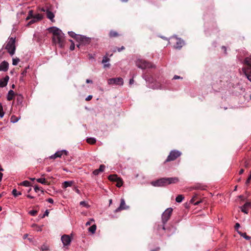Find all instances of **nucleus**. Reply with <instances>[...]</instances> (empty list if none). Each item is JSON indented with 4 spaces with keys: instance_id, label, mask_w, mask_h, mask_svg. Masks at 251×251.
<instances>
[{
    "instance_id": "0e129e2a",
    "label": "nucleus",
    "mask_w": 251,
    "mask_h": 251,
    "mask_svg": "<svg viewBox=\"0 0 251 251\" xmlns=\"http://www.w3.org/2000/svg\"><path fill=\"white\" fill-rule=\"evenodd\" d=\"M244 169H241L240 170V171H239V174H240V175L244 173Z\"/></svg>"
},
{
    "instance_id": "f03ea898",
    "label": "nucleus",
    "mask_w": 251,
    "mask_h": 251,
    "mask_svg": "<svg viewBox=\"0 0 251 251\" xmlns=\"http://www.w3.org/2000/svg\"><path fill=\"white\" fill-rule=\"evenodd\" d=\"M242 71L248 79L251 82V57L245 59Z\"/></svg>"
},
{
    "instance_id": "680f3d73",
    "label": "nucleus",
    "mask_w": 251,
    "mask_h": 251,
    "mask_svg": "<svg viewBox=\"0 0 251 251\" xmlns=\"http://www.w3.org/2000/svg\"><path fill=\"white\" fill-rule=\"evenodd\" d=\"M26 69H25V70H24V71L22 73L21 75H23V76H24V75H25L26 74Z\"/></svg>"
},
{
    "instance_id": "de8ad7c7",
    "label": "nucleus",
    "mask_w": 251,
    "mask_h": 251,
    "mask_svg": "<svg viewBox=\"0 0 251 251\" xmlns=\"http://www.w3.org/2000/svg\"><path fill=\"white\" fill-rule=\"evenodd\" d=\"M197 196L196 195L193 197L191 200V202L193 203L194 204V202H195V199L197 198Z\"/></svg>"
},
{
    "instance_id": "2eb2a0df",
    "label": "nucleus",
    "mask_w": 251,
    "mask_h": 251,
    "mask_svg": "<svg viewBox=\"0 0 251 251\" xmlns=\"http://www.w3.org/2000/svg\"><path fill=\"white\" fill-rule=\"evenodd\" d=\"M110 60V59L106 56H104L102 60V63L103 64V67L104 68H109L110 67V64L106 63L108 62Z\"/></svg>"
},
{
    "instance_id": "39448f33",
    "label": "nucleus",
    "mask_w": 251,
    "mask_h": 251,
    "mask_svg": "<svg viewBox=\"0 0 251 251\" xmlns=\"http://www.w3.org/2000/svg\"><path fill=\"white\" fill-rule=\"evenodd\" d=\"M68 34L71 37L76 39L77 40L80 41V42L82 43H83L86 42H88L89 40V38H87L86 37L84 36L76 34L73 31H69Z\"/></svg>"
},
{
    "instance_id": "9b49d317",
    "label": "nucleus",
    "mask_w": 251,
    "mask_h": 251,
    "mask_svg": "<svg viewBox=\"0 0 251 251\" xmlns=\"http://www.w3.org/2000/svg\"><path fill=\"white\" fill-rule=\"evenodd\" d=\"M128 208V206H126L125 201L124 199L121 200V203L119 207L115 210V212H118L119 211L126 209Z\"/></svg>"
},
{
    "instance_id": "79ce46f5",
    "label": "nucleus",
    "mask_w": 251,
    "mask_h": 251,
    "mask_svg": "<svg viewBox=\"0 0 251 251\" xmlns=\"http://www.w3.org/2000/svg\"><path fill=\"white\" fill-rule=\"evenodd\" d=\"M100 173V172L99 171V170L96 169L95 171H94L93 173L94 175L97 176V175H98Z\"/></svg>"
},
{
    "instance_id": "20e7f679",
    "label": "nucleus",
    "mask_w": 251,
    "mask_h": 251,
    "mask_svg": "<svg viewBox=\"0 0 251 251\" xmlns=\"http://www.w3.org/2000/svg\"><path fill=\"white\" fill-rule=\"evenodd\" d=\"M136 66L142 69L154 68V66L151 62H147L141 59H138L136 61Z\"/></svg>"
},
{
    "instance_id": "a211bd4d",
    "label": "nucleus",
    "mask_w": 251,
    "mask_h": 251,
    "mask_svg": "<svg viewBox=\"0 0 251 251\" xmlns=\"http://www.w3.org/2000/svg\"><path fill=\"white\" fill-rule=\"evenodd\" d=\"M46 13H47V18L48 19H49L52 22L54 21V20H53L54 17V14L49 10H47L46 12Z\"/></svg>"
},
{
    "instance_id": "f704fd0d",
    "label": "nucleus",
    "mask_w": 251,
    "mask_h": 251,
    "mask_svg": "<svg viewBox=\"0 0 251 251\" xmlns=\"http://www.w3.org/2000/svg\"><path fill=\"white\" fill-rule=\"evenodd\" d=\"M33 16L34 15L33 14L32 10H30L28 12V16L26 18V20H28L30 19L31 18H33Z\"/></svg>"
},
{
    "instance_id": "a18cd8bd",
    "label": "nucleus",
    "mask_w": 251,
    "mask_h": 251,
    "mask_svg": "<svg viewBox=\"0 0 251 251\" xmlns=\"http://www.w3.org/2000/svg\"><path fill=\"white\" fill-rule=\"evenodd\" d=\"M49 213V211L48 210H46V211L45 212L44 214L42 216V218H44L45 216H48Z\"/></svg>"
},
{
    "instance_id": "864d4df0",
    "label": "nucleus",
    "mask_w": 251,
    "mask_h": 251,
    "mask_svg": "<svg viewBox=\"0 0 251 251\" xmlns=\"http://www.w3.org/2000/svg\"><path fill=\"white\" fill-rule=\"evenodd\" d=\"M94 220L93 219H91V221H88L86 223V226H90L91 224V221H94Z\"/></svg>"
},
{
    "instance_id": "09e8293b",
    "label": "nucleus",
    "mask_w": 251,
    "mask_h": 251,
    "mask_svg": "<svg viewBox=\"0 0 251 251\" xmlns=\"http://www.w3.org/2000/svg\"><path fill=\"white\" fill-rule=\"evenodd\" d=\"M92 98V95H89L86 99H85V100H87V101H89L90 100H91Z\"/></svg>"
},
{
    "instance_id": "58836bf2",
    "label": "nucleus",
    "mask_w": 251,
    "mask_h": 251,
    "mask_svg": "<svg viewBox=\"0 0 251 251\" xmlns=\"http://www.w3.org/2000/svg\"><path fill=\"white\" fill-rule=\"evenodd\" d=\"M104 168H105V166L104 165H101L99 168V169H98L99 171L100 172H102L104 170Z\"/></svg>"
},
{
    "instance_id": "4d7b16f0",
    "label": "nucleus",
    "mask_w": 251,
    "mask_h": 251,
    "mask_svg": "<svg viewBox=\"0 0 251 251\" xmlns=\"http://www.w3.org/2000/svg\"><path fill=\"white\" fill-rule=\"evenodd\" d=\"M134 83V80L133 78H131L129 80V83L130 85H132Z\"/></svg>"
},
{
    "instance_id": "f8f14e48",
    "label": "nucleus",
    "mask_w": 251,
    "mask_h": 251,
    "mask_svg": "<svg viewBox=\"0 0 251 251\" xmlns=\"http://www.w3.org/2000/svg\"><path fill=\"white\" fill-rule=\"evenodd\" d=\"M167 185L168 184L176 183L178 182V177H166Z\"/></svg>"
},
{
    "instance_id": "72a5a7b5",
    "label": "nucleus",
    "mask_w": 251,
    "mask_h": 251,
    "mask_svg": "<svg viewBox=\"0 0 251 251\" xmlns=\"http://www.w3.org/2000/svg\"><path fill=\"white\" fill-rule=\"evenodd\" d=\"M117 182L116 186L118 187H120L123 185V181L121 178H119V179L116 181Z\"/></svg>"
},
{
    "instance_id": "c85d7f7f",
    "label": "nucleus",
    "mask_w": 251,
    "mask_h": 251,
    "mask_svg": "<svg viewBox=\"0 0 251 251\" xmlns=\"http://www.w3.org/2000/svg\"><path fill=\"white\" fill-rule=\"evenodd\" d=\"M5 112L3 111V107L1 103H0V118L1 119L3 117Z\"/></svg>"
},
{
    "instance_id": "e433bc0d",
    "label": "nucleus",
    "mask_w": 251,
    "mask_h": 251,
    "mask_svg": "<svg viewBox=\"0 0 251 251\" xmlns=\"http://www.w3.org/2000/svg\"><path fill=\"white\" fill-rule=\"evenodd\" d=\"M31 20L28 22V23L27 24V25H28L37 22L36 20V19H34V18H31Z\"/></svg>"
},
{
    "instance_id": "cd10ccee",
    "label": "nucleus",
    "mask_w": 251,
    "mask_h": 251,
    "mask_svg": "<svg viewBox=\"0 0 251 251\" xmlns=\"http://www.w3.org/2000/svg\"><path fill=\"white\" fill-rule=\"evenodd\" d=\"M34 19H36V20L38 22L39 21H40L43 18V16L41 14H38L36 15H34L33 17Z\"/></svg>"
},
{
    "instance_id": "4c0bfd02",
    "label": "nucleus",
    "mask_w": 251,
    "mask_h": 251,
    "mask_svg": "<svg viewBox=\"0 0 251 251\" xmlns=\"http://www.w3.org/2000/svg\"><path fill=\"white\" fill-rule=\"evenodd\" d=\"M70 41L72 42V44L70 46V49L71 50H73L75 49V45L72 40H70Z\"/></svg>"
},
{
    "instance_id": "69168bd1",
    "label": "nucleus",
    "mask_w": 251,
    "mask_h": 251,
    "mask_svg": "<svg viewBox=\"0 0 251 251\" xmlns=\"http://www.w3.org/2000/svg\"><path fill=\"white\" fill-rule=\"evenodd\" d=\"M43 250H48V247L47 246H44V247H42Z\"/></svg>"
},
{
    "instance_id": "603ef678",
    "label": "nucleus",
    "mask_w": 251,
    "mask_h": 251,
    "mask_svg": "<svg viewBox=\"0 0 251 251\" xmlns=\"http://www.w3.org/2000/svg\"><path fill=\"white\" fill-rule=\"evenodd\" d=\"M251 180V178H250V177L249 176V177L248 178V179L246 180V184H249Z\"/></svg>"
},
{
    "instance_id": "bf43d9fd",
    "label": "nucleus",
    "mask_w": 251,
    "mask_h": 251,
    "mask_svg": "<svg viewBox=\"0 0 251 251\" xmlns=\"http://www.w3.org/2000/svg\"><path fill=\"white\" fill-rule=\"evenodd\" d=\"M86 82L87 83H92V82H93L92 80L89 79H86Z\"/></svg>"
},
{
    "instance_id": "473e14b6",
    "label": "nucleus",
    "mask_w": 251,
    "mask_h": 251,
    "mask_svg": "<svg viewBox=\"0 0 251 251\" xmlns=\"http://www.w3.org/2000/svg\"><path fill=\"white\" fill-rule=\"evenodd\" d=\"M19 62H20V59L17 57L13 58V59H12L13 65H14V66L17 65Z\"/></svg>"
},
{
    "instance_id": "2f4dec72",
    "label": "nucleus",
    "mask_w": 251,
    "mask_h": 251,
    "mask_svg": "<svg viewBox=\"0 0 251 251\" xmlns=\"http://www.w3.org/2000/svg\"><path fill=\"white\" fill-rule=\"evenodd\" d=\"M118 36V33L115 31L112 30L109 32V36L110 37H117Z\"/></svg>"
},
{
    "instance_id": "bb28decb",
    "label": "nucleus",
    "mask_w": 251,
    "mask_h": 251,
    "mask_svg": "<svg viewBox=\"0 0 251 251\" xmlns=\"http://www.w3.org/2000/svg\"><path fill=\"white\" fill-rule=\"evenodd\" d=\"M241 211L246 213H248V209H247V204H244L241 207Z\"/></svg>"
},
{
    "instance_id": "423d86ee",
    "label": "nucleus",
    "mask_w": 251,
    "mask_h": 251,
    "mask_svg": "<svg viewBox=\"0 0 251 251\" xmlns=\"http://www.w3.org/2000/svg\"><path fill=\"white\" fill-rule=\"evenodd\" d=\"M181 153L177 150H173L170 152L166 159V162L174 161L178 157L180 156Z\"/></svg>"
},
{
    "instance_id": "4be33fe9",
    "label": "nucleus",
    "mask_w": 251,
    "mask_h": 251,
    "mask_svg": "<svg viewBox=\"0 0 251 251\" xmlns=\"http://www.w3.org/2000/svg\"><path fill=\"white\" fill-rule=\"evenodd\" d=\"M36 181L40 183L43 184H45V185H48V183L46 181L45 178H39L37 179Z\"/></svg>"
},
{
    "instance_id": "4468645a",
    "label": "nucleus",
    "mask_w": 251,
    "mask_h": 251,
    "mask_svg": "<svg viewBox=\"0 0 251 251\" xmlns=\"http://www.w3.org/2000/svg\"><path fill=\"white\" fill-rule=\"evenodd\" d=\"M9 79V77L6 75L4 77L0 80V87H4L7 85L8 81Z\"/></svg>"
},
{
    "instance_id": "7c9ffc66",
    "label": "nucleus",
    "mask_w": 251,
    "mask_h": 251,
    "mask_svg": "<svg viewBox=\"0 0 251 251\" xmlns=\"http://www.w3.org/2000/svg\"><path fill=\"white\" fill-rule=\"evenodd\" d=\"M19 120V118L14 115L12 116L10 119L11 122L13 123H16Z\"/></svg>"
},
{
    "instance_id": "9d476101",
    "label": "nucleus",
    "mask_w": 251,
    "mask_h": 251,
    "mask_svg": "<svg viewBox=\"0 0 251 251\" xmlns=\"http://www.w3.org/2000/svg\"><path fill=\"white\" fill-rule=\"evenodd\" d=\"M61 241L64 246H69L71 242V237L68 235H64L61 237Z\"/></svg>"
},
{
    "instance_id": "37998d69",
    "label": "nucleus",
    "mask_w": 251,
    "mask_h": 251,
    "mask_svg": "<svg viewBox=\"0 0 251 251\" xmlns=\"http://www.w3.org/2000/svg\"><path fill=\"white\" fill-rule=\"evenodd\" d=\"M34 191L35 192H38L39 190H40V188L38 186H35L34 187Z\"/></svg>"
},
{
    "instance_id": "aec40b11",
    "label": "nucleus",
    "mask_w": 251,
    "mask_h": 251,
    "mask_svg": "<svg viewBox=\"0 0 251 251\" xmlns=\"http://www.w3.org/2000/svg\"><path fill=\"white\" fill-rule=\"evenodd\" d=\"M74 182L73 181H64L63 183V186L64 188H66L68 187L71 186Z\"/></svg>"
},
{
    "instance_id": "b1692460",
    "label": "nucleus",
    "mask_w": 251,
    "mask_h": 251,
    "mask_svg": "<svg viewBox=\"0 0 251 251\" xmlns=\"http://www.w3.org/2000/svg\"><path fill=\"white\" fill-rule=\"evenodd\" d=\"M96 228H97V226H96V225H93L88 228V230L89 232H91L92 234H94L96 232Z\"/></svg>"
},
{
    "instance_id": "393cba45",
    "label": "nucleus",
    "mask_w": 251,
    "mask_h": 251,
    "mask_svg": "<svg viewBox=\"0 0 251 251\" xmlns=\"http://www.w3.org/2000/svg\"><path fill=\"white\" fill-rule=\"evenodd\" d=\"M184 199V197L183 195H178L176 198V201L177 202H181Z\"/></svg>"
},
{
    "instance_id": "052dcab7",
    "label": "nucleus",
    "mask_w": 251,
    "mask_h": 251,
    "mask_svg": "<svg viewBox=\"0 0 251 251\" xmlns=\"http://www.w3.org/2000/svg\"><path fill=\"white\" fill-rule=\"evenodd\" d=\"M201 202V201H197L195 202H194V205H198L199 203H200Z\"/></svg>"
},
{
    "instance_id": "f3484780",
    "label": "nucleus",
    "mask_w": 251,
    "mask_h": 251,
    "mask_svg": "<svg viewBox=\"0 0 251 251\" xmlns=\"http://www.w3.org/2000/svg\"><path fill=\"white\" fill-rule=\"evenodd\" d=\"M62 155V151H56L53 155L50 156V158L51 159H55L57 157H61Z\"/></svg>"
},
{
    "instance_id": "c756f323",
    "label": "nucleus",
    "mask_w": 251,
    "mask_h": 251,
    "mask_svg": "<svg viewBox=\"0 0 251 251\" xmlns=\"http://www.w3.org/2000/svg\"><path fill=\"white\" fill-rule=\"evenodd\" d=\"M87 142L90 144H94L96 143V140L94 138H89L87 139Z\"/></svg>"
},
{
    "instance_id": "338daca9",
    "label": "nucleus",
    "mask_w": 251,
    "mask_h": 251,
    "mask_svg": "<svg viewBox=\"0 0 251 251\" xmlns=\"http://www.w3.org/2000/svg\"><path fill=\"white\" fill-rule=\"evenodd\" d=\"M3 174L0 172V181L1 180L2 178Z\"/></svg>"
},
{
    "instance_id": "5fc2aeb1",
    "label": "nucleus",
    "mask_w": 251,
    "mask_h": 251,
    "mask_svg": "<svg viewBox=\"0 0 251 251\" xmlns=\"http://www.w3.org/2000/svg\"><path fill=\"white\" fill-rule=\"evenodd\" d=\"M124 49H125L124 47V46H122V47L121 48H118V49H117V50H118V51H119V52H120V51H122V50H124Z\"/></svg>"
},
{
    "instance_id": "6e6d98bb",
    "label": "nucleus",
    "mask_w": 251,
    "mask_h": 251,
    "mask_svg": "<svg viewBox=\"0 0 251 251\" xmlns=\"http://www.w3.org/2000/svg\"><path fill=\"white\" fill-rule=\"evenodd\" d=\"M62 151V154H65L66 155H67L68 154V151L65 150H62L61 151Z\"/></svg>"
},
{
    "instance_id": "a878e982",
    "label": "nucleus",
    "mask_w": 251,
    "mask_h": 251,
    "mask_svg": "<svg viewBox=\"0 0 251 251\" xmlns=\"http://www.w3.org/2000/svg\"><path fill=\"white\" fill-rule=\"evenodd\" d=\"M12 193L13 194V195L15 197H17L20 195H22V193L21 192H18L17 191L16 189H14L12 190Z\"/></svg>"
},
{
    "instance_id": "49530a36",
    "label": "nucleus",
    "mask_w": 251,
    "mask_h": 251,
    "mask_svg": "<svg viewBox=\"0 0 251 251\" xmlns=\"http://www.w3.org/2000/svg\"><path fill=\"white\" fill-rule=\"evenodd\" d=\"M196 189H200V190H204L205 189V186H199L196 187Z\"/></svg>"
},
{
    "instance_id": "5701e85b",
    "label": "nucleus",
    "mask_w": 251,
    "mask_h": 251,
    "mask_svg": "<svg viewBox=\"0 0 251 251\" xmlns=\"http://www.w3.org/2000/svg\"><path fill=\"white\" fill-rule=\"evenodd\" d=\"M238 233L246 240H249L251 239V237L247 235L246 233H242L239 231H238Z\"/></svg>"
},
{
    "instance_id": "c9c22d12",
    "label": "nucleus",
    "mask_w": 251,
    "mask_h": 251,
    "mask_svg": "<svg viewBox=\"0 0 251 251\" xmlns=\"http://www.w3.org/2000/svg\"><path fill=\"white\" fill-rule=\"evenodd\" d=\"M21 185H22L24 186L28 187L30 186V183L28 181L25 180L21 183Z\"/></svg>"
},
{
    "instance_id": "dca6fc26",
    "label": "nucleus",
    "mask_w": 251,
    "mask_h": 251,
    "mask_svg": "<svg viewBox=\"0 0 251 251\" xmlns=\"http://www.w3.org/2000/svg\"><path fill=\"white\" fill-rule=\"evenodd\" d=\"M176 43L175 48L176 49H180L184 44V41L180 39L176 38Z\"/></svg>"
},
{
    "instance_id": "f257e3e1",
    "label": "nucleus",
    "mask_w": 251,
    "mask_h": 251,
    "mask_svg": "<svg viewBox=\"0 0 251 251\" xmlns=\"http://www.w3.org/2000/svg\"><path fill=\"white\" fill-rule=\"evenodd\" d=\"M50 32L53 34L52 39L55 44H58L60 48L64 45V34L62 31L57 27H52L49 28Z\"/></svg>"
},
{
    "instance_id": "a19ab883",
    "label": "nucleus",
    "mask_w": 251,
    "mask_h": 251,
    "mask_svg": "<svg viewBox=\"0 0 251 251\" xmlns=\"http://www.w3.org/2000/svg\"><path fill=\"white\" fill-rule=\"evenodd\" d=\"M80 204L81 205H82V206H85V207H87L88 206V204L84 201H81L80 202Z\"/></svg>"
},
{
    "instance_id": "412c9836",
    "label": "nucleus",
    "mask_w": 251,
    "mask_h": 251,
    "mask_svg": "<svg viewBox=\"0 0 251 251\" xmlns=\"http://www.w3.org/2000/svg\"><path fill=\"white\" fill-rule=\"evenodd\" d=\"M120 177H119L116 175H110L108 176V178L109 180L111 181H117Z\"/></svg>"
},
{
    "instance_id": "c03bdc74",
    "label": "nucleus",
    "mask_w": 251,
    "mask_h": 251,
    "mask_svg": "<svg viewBox=\"0 0 251 251\" xmlns=\"http://www.w3.org/2000/svg\"><path fill=\"white\" fill-rule=\"evenodd\" d=\"M240 224H239V223H236V224H235V229H236L237 231H239V230H238V228L240 227Z\"/></svg>"
},
{
    "instance_id": "774afa93",
    "label": "nucleus",
    "mask_w": 251,
    "mask_h": 251,
    "mask_svg": "<svg viewBox=\"0 0 251 251\" xmlns=\"http://www.w3.org/2000/svg\"><path fill=\"white\" fill-rule=\"evenodd\" d=\"M27 197L30 199H33L34 197L30 195H27Z\"/></svg>"
},
{
    "instance_id": "ea45409f",
    "label": "nucleus",
    "mask_w": 251,
    "mask_h": 251,
    "mask_svg": "<svg viewBox=\"0 0 251 251\" xmlns=\"http://www.w3.org/2000/svg\"><path fill=\"white\" fill-rule=\"evenodd\" d=\"M37 212V211H36V210H31V211H30L29 212V213L31 215H32V216H35V215L36 214Z\"/></svg>"
},
{
    "instance_id": "3c124183",
    "label": "nucleus",
    "mask_w": 251,
    "mask_h": 251,
    "mask_svg": "<svg viewBox=\"0 0 251 251\" xmlns=\"http://www.w3.org/2000/svg\"><path fill=\"white\" fill-rule=\"evenodd\" d=\"M244 166L246 168H248L249 166V163L247 161H245L244 163Z\"/></svg>"
},
{
    "instance_id": "e2e57ef3",
    "label": "nucleus",
    "mask_w": 251,
    "mask_h": 251,
    "mask_svg": "<svg viewBox=\"0 0 251 251\" xmlns=\"http://www.w3.org/2000/svg\"><path fill=\"white\" fill-rule=\"evenodd\" d=\"M180 78V77L179 76H178V75H175V76H174V78H174V79H178V78Z\"/></svg>"
},
{
    "instance_id": "8fccbe9b",
    "label": "nucleus",
    "mask_w": 251,
    "mask_h": 251,
    "mask_svg": "<svg viewBox=\"0 0 251 251\" xmlns=\"http://www.w3.org/2000/svg\"><path fill=\"white\" fill-rule=\"evenodd\" d=\"M47 201H48L49 203H53V199L51 198H49L47 200Z\"/></svg>"
},
{
    "instance_id": "0eeeda50",
    "label": "nucleus",
    "mask_w": 251,
    "mask_h": 251,
    "mask_svg": "<svg viewBox=\"0 0 251 251\" xmlns=\"http://www.w3.org/2000/svg\"><path fill=\"white\" fill-rule=\"evenodd\" d=\"M173 211L172 208H168L165 210L162 215V220L164 224H165L170 219Z\"/></svg>"
},
{
    "instance_id": "ddd939ff",
    "label": "nucleus",
    "mask_w": 251,
    "mask_h": 251,
    "mask_svg": "<svg viewBox=\"0 0 251 251\" xmlns=\"http://www.w3.org/2000/svg\"><path fill=\"white\" fill-rule=\"evenodd\" d=\"M9 64L5 61H2L0 64V71L6 72L8 70Z\"/></svg>"
},
{
    "instance_id": "1a4fd4ad",
    "label": "nucleus",
    "mask_w": 251,
    "mask_h": 251,
    "mask_svg": "<svg viewBox=\"0 0 251 251\" xmlns=\"http://www.w3.org/2000/svg\"><path fill=\"white\" fill-rule=\"evenodd\" d=\"M151 184L155 187L165 186L167 185L166 177L161 178L156 181H152Z\"/></svg>"
},
{
    "instance_id": "6ab92c4d",
    "label": "nucleus",
    "mask_w": 251,
    "mask_h": 251,
    "mask_svg": "<svg viewBox=\"0 0 251 251\" xmlns=\"http://www.w3.org/2000/svg\"><path fill=\"white\" fill-rule=\"evenodd\" d=\"M14 96V92L13 90H10L9 91L7 96V99L8 100H11L13 99Z\"/></svg>"
},
{
    "instance_id": "13d9d810",
    "label": "nucleus",
    "mask_w": 251,
    "mask_h": 251,
    "mask_svg": "<svg viewBox=\"0 0 251 251\" xmlns=\"http://www.w3.org/2000/svg\"><path fill=\"white\" fill-rule=\"evenodd\" d=\"M245 204H247V208L248 207H251V202H246Z\"/></svg>"
},
{
    "instance_id": "6e6552de",
    "label": "nucleus",
    "mask_w": 251,
    "mask_h": 251,
    "mask_svg": "<svg viewBox=\"0 0 251 251\" xmlns=\"http://www.w3.org/2000/svg\"><path fill=\"white\" fill-rule=\"evenodd\" d=\"M108 84L109 85L116 84L122 86L124 84V81L121 77L110 78L108 80Z\"/></svg>"
},
{
    "instance_id": "7ed1b4c3",
    "label": "nucleus",
    "mask_w": 251,
    "mask_h": 251,
    "mask_svg": "<svg viewBox=\"0 0 251 251\" xmlns=\"http://www.w3.org/2000/svg\"><path fill=\"white\" fill-rule=\"evenodd\" d=\"M5 48L11 55H13L16 50L15 38H9Z\"/></svg>"
}]
</instances>
